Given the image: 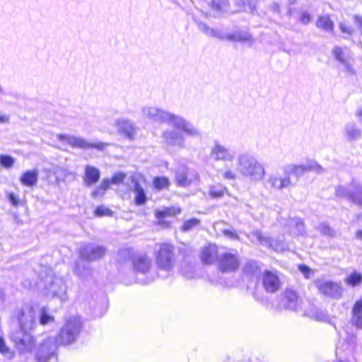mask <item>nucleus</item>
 Listing matches in <instances>:
<instances>
[{
	"label": "nucleus",
	"instance_id": "1",
	"mask_svg": "<svg viewBox=\"0 0 362 362\" xmlns=\"http://www.w3.org/2000/svg\"><path fill=\"white\" fill-rule=\"evenodd\" d=\"M175 247L170 242H163L158 244V247L154 253L157 267L160 270L170 271L175 266Z\"/></svg>",
	"mask_w": 362,
	"mask_h": 362
},
{
	"label": "nucleus",
	"instance_id": "2",
	"mask_svg": "<svg viewBox=\"0 0 362 362\" xmlns=\"http://www.w3.org/2000/svg\"><path fill=\"white\" fill-rule=\"evenodd\" d=\"M10 339L20 353L31 351L36 344L35 337L24 328L13 332Z\"/></svg>",
	"mask_w": 362,
	"mask_h": 362
},
{
	"label": "nucleus",
	"instance_id": "3",
	"mask_svg": "<svg viewBox=\"0 0 362 362\" xmlns=\"http://www.w3.org/2000/svg\"><path fill=\"white\" fill-rule=\"evenodd\" d=\"M82 329L81 323L76 320L66 321L56 337L57 341L62 345H68L75 341Z\"/></svg>",
	"mask_w": 362,
	"mask_h": 362
},
{
	"label": "nucleus",
	"instance_id": "4",
	"mask_svg": "<svg viewBox=\"0 0 362 362\" xmlns=\"http://www.w3.org/2000/svg\"><path fill=\"white\" fill-rule=\"evenodd\" d=\"M238 163L243 167V175L250 177L254 180H262L265 175L262 165L254 158L243 156L239 158Z\"/></svg>",
	"mask_w": 362,
	"mask_h": 362
},
{
	"label": "nucleus",
	"instance_id": "5",
	"mask_svg": "<svg viewBox=\"0 0 362 362\" xmlns=\"http://www.w3.org/2000/svg\"><path fill=\"white\" fill-rule=\"evenodd\" d=\"M240 258L238 253L226 252L218 259V269L221 273L235 272L240 267Z\"/></svg>",
	"mask_w": 362,
	"mask_h": 362
},
{
	"label": "nucleus",
	"instance_id": "6",
	"mask_svg": "<svg viewBox=\"0 0 362 362\" xmlns=\"http://www.w3.org/2000/svg\"><path fill=\"white\" fill-rule=\"evenodd\" d=\"M182 208L179 206H170L163 209H157L154 212L156 224L162 229L170 228L172 223L167 220L168 218L175 217L180 214Z\"/></svg>",
	"mask_w": 362,
	"mask_h": 362
},
{
	"label": "nucleus",
	"instance_id": "7",
	"mask_svg": "<svg viewBox=\"0 0 362 362\" xmlns=\"http://www.w3.org/2000/svg\"><path fill=\"white\" fill-rule=\"evenodd\" d=\"M261 283L266 293H274L280 290L281 281L275 271L265 269L262 274Z\"/></svg>",
	"mask_w": 362,
	"mask_h": 362
},
{
	"label": "nucleus",
	"instance_id": "8",
	"mask_svg": "<svg viewBox=\"0 0 362 362\" xmlns=\"http://www.w3.org/2000/svg\"><path fill=\"white\" fill-rule=\"evenodd\" d=\"M318 291L329 298L338 299L342 296L343 288L341 286L331 281L320 283L317 285Z\"/></svg>",
	"mask_w": 362,
	"mask_h": 362
},
{
	"label": "nucleus",
	"instance_id": "9",
	"mask_svg": "<svg viewBox=\"0 0 362 362\" xmlns=\"http://www.w3.org/2000/svg\"><path fill=\"white\" fill-rule=\"evenodd\" d=\"M218 247L215 243H208L204 246L199 253V258L203 264L211 265L218 262Z\"/></svg>",
	"mask_w": 362,
	"mask_h": 362
},
{
	"label": "nucleus",
	"instance_id": "10",
	"mask_svg": "<svg viewBox=\"0 0 362 362\" xmlns=\"http://www.w3.org/2000/svg\"><path fill=\"white\" fill-rule=\"evenodd\" d=\"M281 296L286 309L296 310L298 307L300 299L295 289L286 288L282 291Z\"/></svg>",
	"mask_w": 362,
	"mask_h": 362
},
{
	"label": "nucleus",
	"instance_id": "11",
	"mask_svg": "<svg viewBox=\"0 0 362 362\" xmlns=\"http://www.w3.org/2000/svg\"><path fill=\"white\" fill-rule=\"evenodd\" d=\"M67 143L72 148H78L81 149L95 148L98 150L104 149L107 144L103 142L91 143L86 141L83 138L79 137H69Z\"/></svg>",
	"mask_w": 362,
	"mask_h": 362
},
{
	"label": "nucleus",
	"instance_id": "12",
	"mask_svg": "<svg viewBox=\"0 0 362 362\" xmlns=\"http://www.w3.org/2000/svg\"><path fill=\"white\" fill-rule=\"evenodd\" d=\"M321 169V166L316 163H312L305 165H295L289 169L287 173V175L289 177L290 176L293 175L296 178H299L308 172L320 170Z\"/></svg>",
	"mask_w": 362,
	"mask_h": 362
},
{
	"label": "nucleus",
	"instance_id": "13",
	"mask_svg": "<svg viewBox=\"0 0 362 362\" xmlns=\"http://www.w3.org/2000/svg\"><path fill=\"white\" fill-rule=\"evenodd\" d=\"M100 177V173L97 168L91 165L86 166L83 180L86 185L91 186L95 184L99 181Z\"/></svg>",
	"mask_w": 362,
	"mask_h": 362
},
{
	"label": "nucleus",
	"instance_id": "14",
	"mask_svg": "<svg viewBox=\"0 0 362 362\" xmlns=\"http://www.w3.org/2000/svg\"><path fill=\"white\" fill-rule=\"evenodd\" d=\"M19 180L23 186L28 187H35L38 180V170L34 169L23 172Z\"/></svg>",
	"mask_w": 362,
	"mask_h": 362
},
{
	"label": "nucleus",
	"instance_id": "15",
	"mask_svg": "<svg viewBox=\"0 0 362 362\" xmlns=\"http://www.w3.org/2000/svg\"><path fill=\"white\" fill-rule=\"evenodd\" d=\"M208 194L212 199H218L225 196L230 195L227 187L221 183L211 185L209 189Z\"/></svg>",
	"mask_w": 362,
	"mask_h": 362
},
{
	"label": "nucleus",
	"instance_id": "16",
	"mask_svg": "<svg viewBox=\"0 0 362 362\" xmlns=\"http://www.w3.org/2000/svg\"><path fill=\"white\" fill-rule=\"evenodd\" d=\"M134 192L135 193L134 204L136 206L145 205L148 201V197L144 187L138 181H136L134 184Z\"/></svg>",
	"mask_w": 362,
	"mask_h": 362
},
{
	"label": "nucleus",
	"instance_id": "17",
	"mask_svg": "<svg viewBox=\"0 0 362 362\" xmlns=\"http://www.w3.org/2000/svg\"><path fill=\"white\" fill-rule=\"evenodd\" d=\"M315 25L318 29L328 33L332 32L334 28V23L328 15L318 16Z\"/></svg>",
	"mask_w": 362,
	"mask_h": 362
},
{
	"label": "nucleus",
	"instance_id": "18",
	"mask_svg": "<svg viewBox=\"0 0 362 362\" xmlns=\"http://www.w3.org/2000/svg\"><path fill=\"white\" fill-rule=\"evenodd\" d=\"M211 154L216 160H229L232 158L228 150L220 144H216L213 147Z\"/></svg>",
	"mask_w": 362,
	"mask_h": 362
},
{
	"label": "nucleus",
	"instance_id": "19",
	"mask_svg": "<svg viewBox=\"0 0 362 362\" xmlns=\"http://www.w3.org/2000/svg\"><path fill=\"white\" fill-rule=\"evenodd\" d=\"M170 185V181L165 176H156L152 180V188L156 191L168 190Z\"/></svg>",
	"mask_w": 362,
	"mask_h": 362
},
{
	"label": "nucleus",
	"instance_id": "20",
	"mask_svg": "<svg viewBox=\"0 0 362 362\" xmlns=\"http://www.w3.org/2000/svg\"><path fill=\"white\" fill-rule=\"evenodd\" d=\"M269 182L271 184L272 187L277 189H282L291 185L290 177L288 175L284 177L276 176L271 177L269 180Z\"/></svg>",
	"mask_w": 362,
	"mask_h": 362
},
{
	"label": "nucleus",
	"instance_id": "21",
	"mask_svg": "<svg viewBox=\"0 0 362 362\" xmlns=\"http://www.w3.org/2000/svg\"><path fill=\"white\" fill-rule=\"evenodd\" d=\"M112 184L110 179H104L101 184L92 192V197L95 198L99 196H103L105 191L110 188Z\"/></svg>",
	"mask_w": 362,
	"mask_h": 362
},
{
	"label": "nucleus",
	"instance_id": "22",
	"mask_svg": "<svg viewBox=\"0 0 362 362\" xmlns=\"http://www.w3.org/2000/svg\"><path fill=\"white\" fill-rule=\"evenodd\" d=\"M228 39L233 42L252 43V37L247 33H238L228 35Z\"/></svg>",
	"mask_w": 362,
	"mask_h": 362
},
{
	"label": "nucleus",
	"instance_id": "23",
	"mask_svg": "<svg viewBox=\"0 0 362 362\" xmlns=\"http://www.w3.org/2000/svg\"><path fill=\"white\" fill-rule=\"evenodd\" d=\"M362 317V300L356 302L352 310V320L356 325H359Z\"/></svg>",
	"mask_w": 362,
	"mask_h": 362
},
{
	"label": "nucleus",
	"instance_id": "24",
	"mask_svg": "<svg viewBox=\"0 0 362 362\" xmlns=\"http://www.w3.org/2000/svg\"><path fill=\"white\" fill-rule=\"evenodd\" d=\"M106 252L105 248L102 246H97L93 248L89 254L86 255L84 258L87 260H93L100 259L105 256Z\"/></svg>",
	"mask_w": 362,
	"mask_h": 362
},
{
	"label": "nucleus",
	"instance_id": "25",
	"mask_svg": "<svg viewBox=\"0 0 362 362\" xmlns=\"http://www.w3.org/2000/svg\"><path fill=\"white\" fill-rule=\"evenodd\" d=\"M229 6L228 0H211L209 6L213 12L221 13Z\"/></svg>",
	"mask_w": 362,
	"mask_h": 362
},
{
	"label": "nucleus",
	"instance_id": "26",
	"mask_svg": "<svg viewBox=\"0 0 362 362\" xmlns=\"http://www.w3.org/2000/svg\"><path fill=\"white\" fill-rule=\"evenodd\" d=\"M6 197L11 204L14 207L25 206L27 204V202L25 199H21L18 196L13 192H8L6 194Z\"/></svg>",
	"mask_w": 362,
	"mask_h": 362
},
{
	"label": "nucleus",
	"instance_id": "27",
	"mask_svg": "<svg viewBox=\"0 0 362 362\" xmlns=\"http://www.w3.org/2000/svg\"><path fill=\"white\" fill-rule=\"evenodd\" d=\"M200 224V220L197 218H192L183 222L180 227L182 232H187Z\"/></svg>",
	"mask_w": 362,
	"mask_h": 362
},
{
	"label": "nucleus",
	"instance_id": "28",
	"mask_svg": "<svg viewBox=\"0 0 362 362\" xmlns=\"http://www.w3.org/2000/svg\"><path fill=\"white\" fill-rule=\"evenodd\" d=\"M362 281V276L361 274L357 273L356 272H352L346 276L345 279V282L346 284L351 286H355L356 285H358L361 281Z\"/></svg>",
	"mask_w": 362,
	"mask_h": 362
},
{
	"label": "nucleus",
	"instance_id": "29",
	"mask_svg": "<svg viewBox=\"0 0 362 362\" xmlns=\"http://www.w3.org/2000/svg\"><path fill=\"white\" fill-rule=\"evenodd\" d=\"M149 259L145 257H141L134 262V267L139 271L143 272L149 267Z\"/></svg>",
	"mask_w": 362,
	"mask_h": 362
},
{
	"label": "nucleus",
	"instance_id": "30",
	"mask_svg": "<svg viewBox=\"0 0 362 362\" xmlns=\"http://www.w3.org/2000/svg\"><path fill=\"white\" fill-rule=\"evenodd\" d=\"M15 163V159L9 155H0V166L4 168H11Z\"/></svg>",
	"mask_w": 362,
	"mask_h": 362
},
{
	"label": "nucleus",
	"instance_id": "31",
	"mask_svg": "<svg viewBox=\"0 0 362 362\" xmlns=\"http://www.w3.org/2000/svg\"><path fill=\"white\" fill-rule=\"evenodd\" d=\"M54 317L52 315H49L45 309H42L40 316V323L42 325H46L49 323L53 322Z\"/></svg>",
	"mask_w": 362,
	"mask_h": 362
},
{
	"label": "nucleus",
	"instance_id": "32",
	"mask_svg": "<svg viewBox=\"0 0 362 362\" xmlns=\"http://www.w3.org/2000/svg\"><path fill=\"white\" fill-rule=\"evenodd\" d=\"M260 267L254 262H247L244 268V272L248 275H253L255 272H259Z\"/></svg>",
	"mask_w": 362,
	"mask_h": 362
},
{
	"label": "nucleus",
	"instance_id": "33",
	"mask_svg": "<svg viewBox=\"0 0 362 362\" xmlns=\"http://www.w3.org/2000/svg\"><path fill=\"white\" fill-rule=\"evenodd\" d=\"M332 53L334 57L341 63H346V57L344 52L342 48L338 46H336L332 49Z\"/></svg>",
	"mask_w": 362,
	"mask_h": 362
},
{
	"label": "nucleus",
	"instance_id": "34",
	"mask_svg": "<svg viewBox=\"0 0 362 362\" xmlns=\"http://www.w3.org/2000/svg\"><path fill=\"white\" fill-rule=\"evenodd\" d=\"M95 215L99 217L102 216H110L112 215V211L104 206H98L95 209L94 211Z\"/></svg>",
	"mask_w": 362,
	"mask_h": 362
},
{
	"label": "nucleus",
	"instance_id": "35",
	"mask_svg": "<svg viewBox=\"0 0 362 362\" xmlns=\"http://www.w3.org/2000/svg\"><path fill=\"white\" fill-rule=\"evenodd\" d=\"M127 175L124 173L119 172L117 173L114 174L111 178L110 180L112 181V184L115 185H120L122 184L126 179Z\"/></svg>",
	"mask_w": 362,
	"mask_h": 362
},
{
	"label": "nucleus",
	"instance_id": "36",
	"mask_svg": "<svg viewBox=\"0 0 362 362\" xmlns=\"http://www.w3.org/2000/svg\"><path fill=\"white\" fill-rule=\"evenodd\" d=\"M52 355L53 354L51 352L47 354L40 352L36 355V360L37 362H48Z\"/></svg>",
	"mask_w": 362,
	"mask_h": 362
},
{
	"label": "nucleus",
	"instance_id": "37",
	"mask_svg": "<svg viewBox=\"0 0 362 362\" xmlns=\"http://www.w3.org/2000/svg\"><path fill=\"white\" fill-rule=\"evenodd\" d=\"M175 180L177 185L181 186H185L189 184V181L187 179V177L185 174H179L175 177Z\"/></svg>",
	"mask_w": 362,
	"mask_h": 362
},
{
	"label": "nucleus",
	"instance_id": "38",
	"mask_svg": "<svg viewBox=\"0 0 362 362\" xmlns=\"http://www.w3.org/2000/svg\"><path fill=\"white\" fill-rule=\"evenodd\" d=\"M298 269L304 275L305 278H310L312 270L308 266L305 264H299L298 265Z\"/></svg>",
	"mask_w": 362,
	"mask_h": 362
},
{
	"label": "nucleus",
	"instance_id": "39",
	"mask_svg": "<svg viewBox=\"0 0 362 362\" xmlns=\"http://www.w3.org/2000/svg\"><path fill=\"white\" fill-rule=\"evenodd\" d=\"M16 318L21 325V329L23 328V325L25 320V313L23 310H18L16 314Z\"/></svg>",
	"mask_w": 362,
	"mask_h": 362
},
{
	"label": "nucleus",
	"instance_id": "40",
	"mask_svg": "<svg viewBox=\"0 0 362 362\" xmlns=\"http://www.w3.org/2000/svg\"><path fill=\"white\" fill-rule=\"evenodd\" d=\"M222 233L232 240H239V235L235 230H223Z\"/></svg>",
	"mask_w": 362,
	"mask_h": 362
},
{
	"label": "nucleus",
	"instance_id": "41",
	"mask_svg": "<svg viewBox=\"0 0 362 362\" xmlns=\"http://www.w3.org/2000/svg\"><path fill=\"white\" fill-rule=\"evenodd\" d=\"M0 353L2 354L10 353V349L2 337H0Z\"/></svg>",
	"mask_w": 362,
	"mask_h": 362
},
{
	"label": "nucleus",
	"instance_id": "42",
	"mask_svg": "<svg viewBox=\"0 0 362 362\" xmlns=\"http://www.w3.org/2000/svg\"><path fill=\"white\" fill-rule=\"evenodd\" d=\"M299 21L303 24H308L311 21V16L307 13H302L299 17Z\"/></svg>",
	"mask_w": 362,
	"mask_h": 362
},
{
	"label": "nucleus",
	"instance_id": "43",
	"mask_svg": "<svg viewBox=\"0 0 362 362\" xmlns=\"http://www.w3.org/2000/svg\"><path fill=\"white\" fill-rule=\"evenodd\" d=\"M339 28L342 33L351 35L354 33V29L351 27L347 26L344 23L339 24Z\"/></svg>",
	"mask_w": 362,
	"mask_h": 362
},
{
	"label": "nucleus",
	"instance_id": "44",
	"mask_svg": "<svg viewBox=\"0 0 362 362\" xmlns=\"http://www.w3.org/2000/svg\"><path fill=\"white\" fill-rule=\"evenodd\" d=\"M236 177L235 173L230 170H226L223 175V177L226 180H234Z\"/></svg>",
	"mask_w": 362,
	"mask_h": 362
},
{
	"label": "nucleus",
	"instance_id": "45",
	"mask_svg": "<svg viewBox=\"0 0 362 362\" xmlns=\"http://www.w3.org/2000/svg\"><path fill=\"white\" fill-rule=\"evenodd\" d=\"M120 253L123 255V256H126V255H128L129 257H132L133 255V250L130 247L129 248H124V249H122L121 251H120Z\"/></svg>",
	"mask_w": 362,
	"mask_h": 362
},
{
	"label": "nucleus",
	"instance_id": "46",
	"mask_svg": "<svg viewBox=\"0 0 362 362\" xmlns=\"http://www.w3.org/2000/svg\"><path fill=\"white\" fill-rule=\"evenodd\" d=\"M9 122V117L6 115H0V123H8Z\"/></svg>",
	"mask_w": 362,
	"mask_h": 362
},
{
	"label": "nucleus",
	"instance_id": "47",
	"mask_svg": "<svg viewBox=\"0 0 362 362\" xmlns=\"http://www.w3.org/2000/svg\"><path fill=\"white\" fill-rule=\"evenodd\" d=\"M1 92H2V88H1V87L0 86V93H1Z\"/></svg>",
	"mask_w": 362,
	"mask_h": 362
},
{
	"label": "nucleus",
	"instance_id": "48",
	"mask_svg": "<svg viewBox=\"0 0 362 362\" xmlns=\"http://www.w3.org/2000/svg\"><path fill=\"white\" fill-rule=\"evenodd\" d=\"M338 362H347V361H339Z\"/></svg>",
	"mask_w": 362,
	"mask_h": 362
}]
</instances>
